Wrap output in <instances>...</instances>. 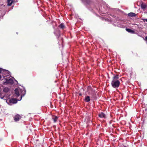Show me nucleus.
<instances>
[{"label": "nucleus", "mask_w": 147, "mask_h": 147, "mask_svg": "<svg viewBox=\"0 0 147 147\" xmlns=\"http://www.w3.org/2000/svg\"><path fill=\"white\" fill-rule=\"evenodd\" d=\"M15 93L17 96H20V99H18V100H21L22 96H24L26 93V91L24 88L22 89L20 88H16L15 90Z\"/></svg>", "instance_id": "f257e3e1"}, {"label": "nucleus", "mask_w": 147, "mask_h": 147, "mask_svg": "<svg viewBox=\"0 0 147 147\" xmlns=\"http://www.w3.org/2000/svg\"><path fill=\"white\" fill-rule=\"evenodd\" d=\"M118 79L119 77L118 75L115 76L113 77L111 85L113 88H115L119 86L120 83L118 80Z\"/></svg>", "instance_id": "f03ea898"}, {"label": "nucleus", "mask_w": 147, "mask_h": 147, "mask_svg": "<svg viewBox=\"0 0 147 147\" xmlns=\"http://www.w3.org/2000/svg\"><path fill=\"white\" fill-rule=\"evenodd\" d=\"M5 81H3V84L4 85L6 84H12L13 83V80L12 78L9 77L5 78L4 79Z\"/></svg>", "instance_id": "7ed1b4c3"}, {"label": "nucleus", "mask_w": 147, "mask_h": 147, "mask_svg": "<svg viewBox=\"0 0 147 147\" xmlns=\"http://www.w3.org/2000/svg\"><path fill=\"white\" fill-rule=\"evenodd\" d=\"M6 102L10 105L12 104L16 103L17 102L16 100L14 98H11L10 99H7L6 100Z\"/></svg>", "instance_id": "20e7f679"}, {"label": "nucleus", "mask_w": 147, "mask_h": 147, "mask_svg": "<svg viewBox=\"0 0 147 147\" xmlns=\"http://www.w3.org/2000/svg\"><path fill=\"white\" fill-rule=\"evenodd\" d=\"M21 117L20 116L18 115H17L15 116L14 117V120L15 121H17L19 120L21 118Z\"/></svg>", "instance_id": "39448f33"}, {"label": "nucleus", "mask_w": 147, "mask_h": 147, "mask_svg": "<svg viewBox=\"0 0 147 147\" xmlns=\"http://www.w3.org/2000/svg\"><path fill=\"white\" fill-rule=\"evenodd\" d=\"M99 117L101 118H105L106 117V116L102 112L99 113L98 114Z\"/></svg>", "instance_id": "423d86ee"}, {"label": "nucleus", "mask_w": 147, "mask_h": 147, "mask_svg": "<svg viewBox=\"0 0 147 147\" xmlns=\"http://www.w3.org/2000/svg\"><path fill=\"white\" fill-rule=\"evenodd\" d=\"M87 90L88 93L90 94L92 92V89L90 86H88L87 88Z\"/></svg>", "instance_id": "0eeeda50"}, {"label": "nucleus", "mask_w": 147, "mask_h": 147, "mask_svg": "<svg viewBox=\"0 0 147 147\" xmlns=\"http://www.w3.org/2000/svg\"><path fill=\"white\" fill-rule=\"evenodd\" d=\"M128 15L129 16L133 17H135L136 16V14L135 13H130L128 14Z\"/></svg>", "instance_id": "6e6552de"}, {"label": "nucleus", "mask_w": 147, "mask_h": 147, "mask_svg": "<svg viewBox=\"0 0 147 147\" xmlns=\"http://www.w3.org/2000/svg\"><path fill=\"white\" fill-rule=\"evenodd\" d=\"M126 30L129 32L131 33H134L135 32L133 30L130 29L129 28H126Z\"/></svg>", "instance_id": "1a4fd4ad"}, {"label": "nucleus", "mask_w": 147, "mask_h": 147, "mask_svg": "<svg viewBox=\"0 0 147 147\" xmlns=\"http://www.w3.org/2000/svg\"><path fill=\"white\" fill-rule=\"evenodd\" d=\"M3 91L4 92H7L9 91V89L7 87H4L3 88Z\"/></svg>", "instance_id": "9d476101"}, {"label": "nucleus", "mask_w": 147, "mask_h": 147, "mask_svg": "<svg viewBox=\"0 0 147 147\" xmlns=\"http://www.w3.org/2000/svg\"><path fill=\"white\" fill-rule=\"evenodd\" d=\"M13 2L12 0H7V5L8 6H11Z\"/></svg>", "instance_id": "9b49d317"}, {"label": "nucleus", "mask_w": 147, "mask_h": 147, "mask_svg": "<svg viewBox=\"0 0 147 147\" xmlns=\"http://www.w3.org/2000/svg\"><path fill=\"white\" fill-rule=\"evenodd\" d=\"M90 100V98L89 96H87L85 97V100L86 102H88Z\"/></svg>", "instance_id": "f8f14e48"}, {"label": "nucleus", "mask_w": 147, "mask_h": 147, "mask_svg": "<svg viewBox=\"0 0 147 147\" xmlns=\"http://www.w3.org/2000/svg\"><path fill=\"white\" fill-rule=\"evenodd\" d=\"M147 7V6L144 3H142L141 5V7L142 9H145Z\"/></svg>", "instance_id": "ddd939ff"}, {"label": "nucleus", "mask_w": 147, "mask_h": 147, "mask_svg": "<svg viewBox=\"0 0 147 147\" xmlns=\"http://www.w3.org/2000/svg\"><path fill=\"white\" fill-rule=\"evenodd\" d=\"M53 119L54 122H56L58 119V117L57 116H53Z\"/></svg>", "instance_id": "4468645a"}, {"label": "nucleus", "mask_w": 147, "mask_h": 147, "mask_svg": "<svg viewBox=\"0 0 147 147\" xmlns=\"http://www.w3.org/2000/svg\"><path fill=\"white\" fill-rule=\"evenodd\" d=\"M64 26L63 24H61L60 26L59 27L61 28H64Z\"/></svg>", "instance_id": "2eb2a0df"}, {"label": "nucleus", "mask_w": 147, "mask_h": 147, "mask_svg": "<svg viewBox=\"0 0 147 147\" xmlns=\"http://www.w3.org/2000/svg\"><path fill=\"white\" fill-rule=\"evenodd\" d=\"M8 76V75H7L6 76H4V75H3V78H5V76Z\"/></svg>", "instance_id": "dca6fc26"}, {"label": "nucleus", "mask_w": 147, "mask_h": 147, "mask_svg": "<svg viewBox=\"0 0 147 147\" xmlns=\"http://www.w3.org/2000/svg\"><path fill=\"white\" fill-rule=\"evenodd\" d=\"M0 97V98H1V99H3V98H4V96H3V97Z\"/></svg>", "instance_id": "f3484780"}, {"label": "nucleus", "mask_w": 147, "mask_h": 147, "mask_svg": "<svg viewBox=\"0 0 147 147\" xmlns=\"http://www.w3.org/2000/svg\"><path fill=\"white\" fill-rule=\"evenodd\" d=\"M1 71H2L1 69L0 68V73H1Z\"/></svg>", "instance_id": "a211bd4d"}, {"label": "nucleus", "mask_w": 147, "mask_h": 147, "mask_svg": "<svg viewBox=\"0 0 147 147\" xmlns=\"http://www.w3.org/2000/svg\"><path fill=\"white\" fill-rule=\"evenodd\" d=\"M1 75H0V80H1Z\"/></svg>", "instance_id": "6ab92c4d"}, {"label": "nucleus", "mask_w": 147, "mask_h": 147, "mask_svg": "<svg viewBox=\"0 0 147 147\" xmlns=\"http://www.w3.org/2000/svg\"><path fill=\"white\" fill-rule=\"evenodd\" d=\"M145 21H146L147 22V19H145Z\"/></svg>", "instance_id": "aec40b11"}, {"label": "nucleus", "mask_w": 147, "mask_h": 147, "mask_svg": "<svg viewBox=\"0 0 147 147\" xmlns=\"http://www.w3.org/2000/svg\"><path fill=\"white\" fill-rule=\"evenodd\" d=\"M5 71H6V72H7V73H8V72L7 71H6V70H5Z\"/></svg>", "instance_id": "412c9836"}]
</instances>
